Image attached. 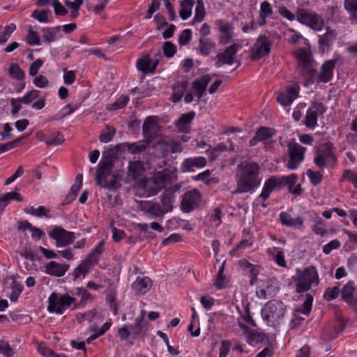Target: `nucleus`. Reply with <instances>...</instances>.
Masks as SVG:
<instances>
[{"label":"nucleus","instance_id":"nucleus-1","mask_svg":"<svg viewBox=\"0 0 357 357\" xmlns=\"http://www.w3.org/2000/svg\"><path fill=\"white\" fill-rule=\"evenodd\" d=\"M259 167L255 162H248L239 167L236 180L237 188L236 192L245 193L257 188L261 183L259 178Z\"/></svg>","mask_w":357,"mask_h":357},{"label":"nucleus","instance_id":"nucleus-2","mask_svg":"<svg viewBox=\"0 0 357 357\" xmlns=\"http://www.w3.org/2000/svg\"><path fill=\"white\" fill-rule=\"evenodd\" d=\"M292 280L296 282V292L298 294L307 291L312 288V285L317 286L319 283L317 271L313 266L303 271L297 269Z\"/></svg>","mask_w":357,"mask_h":357},{"label":"nucleus","instance_id":"nucleus-3","mask_svg":"<svg viewBox=\"0 0 357 357\" xmlns=\"http://www.w3.org/2000/svg\"><path fill=\"white\" fill-rule=\"evenodd\" d=\"M114 164L111 158L102 160L99 163V169L97 171L96 183L105 188L116 189L120 184L117 181V176L112 174Z\"/></svg>","mask_w":357,"mask_h":357},{"label":"nucleus","instance_id":"nucleus-4","mask_svg":"<svg viewBox=\"0 0 357 357\" xmlns=\"http://www.w3.org/2000/svg\"><path fill=\"white\" fill-rule=\"evenodd\" d=\"M73 305V308L78 307L76 299L68 294L52 293L48 298L47 310L61 314L65 310Z\"/></svg>","mask_w":357,"mask_h":357},{"label":"nucleus","instance_id":"nucleus-5","mask_svg":"<svg viewBox=\"0 0 357 357\" xmlns=\"http://www.w3.org/2000/svg\"><path fill=\"white\" fill-rule=\"evenodd\" d=\"M285 313V307L280 301H270L261 310L262 317L268 322H275L281 319Z\"/></svg>","mask_w":357,"mask_h":357},{"label":"nucleus","instance_id":"nucleus-6","mask_svg":"<svg viewBox=\"0 0 357 357\" xmlns=\"http://www.w3.org/2000/svg\"><path fill=\"white\" fill-rule=\"evenodd\" d=\"M273 40L265 35H260L256 40L251 51L253 60H258L268 56L271 52Z\"/></svg>","mask_w":357,"mask_h":357},{"label":"nucleus","instance_id":"nucleus-7","mask_svg":"<svg viewBox=\"0 0 357 357\" xmlns=\"http://www.w3.org/2000/svg\"><path fill=\"white\" fill-rule=\"evenodd\" d=\"M49 236L55 241L56 246L66 247L74 242L75 240V233L64 229L60 226H54L48 232Z\"/></svg>","mask_w":357,"mask_h":357},{"label":"nucleus","instance_id":"nucleus-8","mask_svg":"<svg viewBox=\"0 0 357 357\" xmlns=\"http://www.w3.org/2000/svg\"><path fill=\"white\" fill-rule=\"evenodd\" d=\"M296 19L301 23L305 24L316 31L321 30L324 26V21L320 16L304 8L297 10Z\"/></svg>","mask_w":357,"mask_h":357},{"label":"nucleus","instance_id":"nucleus-9","mask_svg":"<svg viewBox=\"0 0 357 357\" xmlns=\"http://www.w3.org/2000/svg\"><path fill=\"white\" fill-rule=\"evenodd\" d=\"M289 160L287 167L290 169H296L304 159L305 148L296 142H289L288 144Z\"/></svg>","mask_w":357,"mask_h":357},{"label":"nucleus","instance_id":"nucleus-10","mask_svg":"<svg viewBox=\"0 0 357 357\" xmlns=\"http://www.w3.org/2000/svg\"><path fill=\"white\" fill-rule=\"evenodd\" d=\"M201 202V195L198 190L194 189L186 192L181 200V210L190 213L198 206Z\"/></svg>","mask_w":357,"mask_h":357},{"label":"nucleus","instance_id":"nucleus-11","mask_svg":"<svg viewBox=\"0 0 357 357\" xmlns=\"http://www.w3.org/2000/svg\"><path fill=\"white\" fill-rule=\"evenodd\" d=\"M239 47V45L234 43L227 47L223 52L218 54L215 66L220 68L225 64L231 65L234 63L236 62V54Z\"/></svg>","mask_w":357,"mask_h":357},{"label":"nucleus","instance_id":"nucleus-12","mask_svg":"<svg viewBox=\"0 0 357 357\" xmlns=\"http://www.w3.org/2000/svg\"><path fill=\"white\" fill-rule=\"evenodd\" d=\"M181 186L174 185L166 188L160 196V208L165 213L170 212L173 208V203L175 200V193L180 190Z\"/></svg>","mask_w":357,"mask_h":357},{"label":"nucleus","instance_id":"nucleus-13","mask_svg":"<svg viewBox=\"0 0 357 357\" xmlns=\"http://www.w3.org/2000/svg\"><path fill=\"white\" fill-rule=\"evenodd\" d=\"M329 158H333V144L327 142L321 144L317 149L314 162L319 168L322 169L326 167V161Z\"/></svg>","mask_w":357,"mask_h":357},{"label":"nucleus","instance_id":"nucleus-14","mask_svg":"<svg viewBox=\"0 0 357 357\" xmlns=\"http://www.w3.org/2000/svg\"><path fill=\"white\" fill-rule=\"evenodd\" d=\"M338 61L339 59L337 58L325 61L321 66L318 74V80L324 83L330 82L333 77V70Z\"/></svg>","mask_w":357,"mask_h":357},{"label":"nucleus","instance_id":"nucleus-15","mask_svg":"<svg viewBox=\"0 0 357 357\" xmlns=\"http://www.w3.org/2000/svg\"><path fill=\"white\" fill-rule=\"evenodd\" d=\"M206 158L198 156L185 159L181 165V171L183 173L194 172L196 169L204 167L206 165Z\"/></svg>","mask_w":357,"mask_h":357},{"label":"nucleus","instance_id":"nucleus-16","mask_svg":"<svg viewBox=\"0 0 357 357\" xmlns=\"http://www.w3.org/2000/svg\"><path fill=\"white\" fill-rule=\"evenodd\" d=\"M298 65L302 68L303 70L309 73L310 77L315 73V70L312 68V62L311 55L305 49L298 50L296 53Z\"/></svg>","mask_w":357,"mask_h":357},{"label":"nucleus","instance_id":"nucleus-17","mask_svg":"<svg viewBox=\"0 0 357 357\" xmlns=\"http://www.w3.org/2000/svg\"><path fill=\"white\" fill-rule=\"evenodd\" d=\"M300 87L298 85L287 88L286 91L280 93L277 97V101L284 107L290 105L297 98Z\"/></svg>","mask_w":357,"mask_h":357},{"label":"nucleus","instance_id":"nucleus-18","mask_svg":"<svg viewBox=\"0 0 357 357\" xmlns=\"http://www.w3.org/2000/svg\"><path fill=\"white\" fill-rule=\"evenodd\" d=\"M152 280L149 277H137L132 284V290L137 296L146 294L152 286Z\"/></svg>","mask_w":357,"mask_h":357},{"label":"nucleus","instance_id":"nucleus-19","mask_svg":"<svg viewBox=\"0 0 357 357\" xmlns=\"http://www.w3.org/2000/svg\"><path fill=\"white\" fill-rule=\"evenodd\" d=\"M141 209L147 214H149L153 218L162 220L164 215V211L160 208V204L153 202H141Z\"/></svg>","mask_w":357,"mask_h":357},{"label":"nucleus","instance_id":"nucleus-20","mask_svg":"<svg viewBox=\"0 0 357 357\" xmlns=\"http://www.w3.org/2000/svg\"><path fill=\"white\" fill-rule=\"evenodd\" d=\"M195 116V112L192 111L182 114L174 123L175 126L179 132L188 133L190 130L192 121Z\"/></svg>","mask_w":357,"mask_h":357},{"label":"nucleus","instance_id":"nucleus-21","mask_svg":"<svg viewBox=\"0 0 357 357\" xmlns=\"http://www.w3.org/2000/svg\"><path fill=\"white\" fill-rule=\"evenodd\" d=\"M166 178L162 175H158L153 179L147 181L146 188L149 195H153L165 187Z\"/></svg>","mask_w":357,"mask_h":357},{"label":"nucleus","instance_id":"nucleus-22","mask_svg":"<svg viewBox=\"0 0 357 357\" xmlns=\"http://www.w3.org/2000/svg\"><path fill=\"white\" fill-rule=\"evenodd\" d=\"M132 335L137 337L142 334H146L149 329V323L143 317H138L135 319V322L130 327Z\"/></svg>","mask_w":357,"mask_h":357},{"label":"nucleus","instance_id":"nucleus-23","mask_svg":"<svg viewBox=\"0 0 357 357\" xmlns=\"http://www.w3.org/2000/svg\"><path fill=\"white\" fill-rule=\"evenodd\" d=\"M211 78L209 75H206L200 79H195L192 82V89L196 93L198 98V102L203 96L208 83L211 82Z\"/></svg>","mask_w":357,"mask_h":357},{"label":"nucleus","instance_id":"nucleus-24","mask_svg":"<svg viewBox=\"0 0 357 357\" xmlns=\"http://www.w3.org/2000/svg\"><path fill=\"white\" fill-rule=\"evenodd\" d=\"M45 268L46 273L56 277H61L65 275L69 266L52 261L46 264Z\"/></svg>","mask_w":357,"mask_h":357},{"label":"nucleus","instance_id":"nucleus-25","mask_svg":"<svg viewBox=\"0 0 357 357\" xmlns=\"http://www.w3.org/2000/svg\"><path fill=\"white\" fill-rule=\"evenodd\" d=\"M158 129V125L155 118L153 116L146 117L142 126V132L143 135L148 139V142L151 140L152 135L155 133Z\"/></svg>","mask_w":357,"mask_h":357},{"label":"nucleus","instance_id":"nucleus-26","mask_svg":"<svg viewBox=\"0 0 357 357\" xmlns=\"http://www.w3.org/2000/svg\"><path fill=\"white\" fill-rule=\"evenodd\" d=\"M281 187V181L275 176H273L268 179L263 187L262 192L260 194V197H261L264 200H266L268 198L270 194L277 188H280Z\"/></svg>","mask_w":357,"mask_h":357},{"label":"nucleus","instance_id":"nucleus-27","mask_svg":"<svg viewBox=\"0 0 357 357\" xmlns=\"http://www.w3.org/2000/svg\"><path fill=\"white\" fill-rule=\"evenodd\" d=\"M280 218L282 225L295 229H301L303 224V220L301 218H292L290 215L285 212H282L280 213Z\"/></svg>","mask_w":357,"mask_h":357},{"label":"nucleus","instance_id":"nucleus-28","mask_svg":"<svg viewBox=\"0 0 357 357\" xmlns=\"http://www.w3.org/2000/svg\"><path fill=\"white\" fill-rule=\"evenodd\" d=\"M215 48V43L211 39L201 37L199 40V51L203 56H208Z\"/></svg>","mask_w":357,"mask_h":357},{"label":"nucleus","instance_id":"nucleus-29","mask_svg":"<svg viewBox=\"0 0 357 357\" xmlns=\"http://www.w3.org/2000/svg\"><path fill=\"white\" fill-rule=\"evenodd\" d=\"M71 293L73 295H76L80 297V301L79 303H77L78 307L84 306L89 302H92L94 299V297L91 296L85 289L82 287H76L74 289Z\"/></svg>","mask_w":357,"mask_h":357},{"label":"nucleus","instance_id":"nucleus-30","mask_svg":"<svg viewBox=\"0 0 357 357\" xmlns=\"http://www.w3.org/2000/svg\"><path fill=\"white\" fill-rule=\"evenodd\" d=\"M92 263L88 258L84 259L82 263L74 270L73 273V280L79 278L80 276H85L92 267Z\"/></svg>","mask_w":357,"mask_h":357},{"label":"nucleus","instance_id":"nucleus-31","mask_svg":"<svg viewBox=\"0 0 357 357\" xmlns=\"http://www.w3.org/2000/svg\"><path fill=\"white\" fill-rule=\"evenodd\" d=\"M158 63V61H155L154 62V64L151 66V60L148 56H145L144 58L139 59L137 62V69L143 72L144 73H151L153 72L155 68H156V66Z\"/></svg>","mask_w":357,"mask_h":357},{"label":"nucleus","instance_id":"nucleus-32","mask_svg":"<svg viewBox=\"0 0 357 357\" xmlns=\"http://www.w3.org/2000/svg\"><path fill=\"white\" fill-rule=\"evenodd\" d=\"M60 26L43 29V38L45 42L50 43L56 40L60 33Z\"/></svg>","mask_w":357,"mask_h":357},{"label":"nucleus","instance_id":"nucleus-33","mask_svg":"<svg viewBox=\"0 0 357 357\" xmlns=\"http://www.w3.org/2000/svg\"><path fill=\"white\" fill-rule=\"evenodd\" d=\"M22 201V197L21 195L15 191L9 192L3 195L0 197V211H2L3 208L10 203L11 200Z\"/></svg>","mask_w":357,"mask_h":357},{"label":"nucleus","instance_id":"nucleus-34","mask_svg":"<svg viewBox=\"0 0 357 357\" xmlns=\"http://www.w3.org/2000/svg\"><path fill=\"white\" fill-rule=\"evenodd\" d=\"M238 326L245 331V333H250L248 326H251L253 327L256 326V324L255 321L252 319L249 312H247L244 315H241L238 319Z\"/></svg>","mask_w":357,"mask_h":357},{"label":"nucleus","instance_id":"nucleus-35","mask_svg":"<svg viewBox=\"0 0 357 357\" xmlns=\"http://www.w3.org/2000/svg\"><path fill=\"white\" fill-rule=\"evenodd\" d=\"M148 143V142H146L145 141H139L135 143L126 142L123 146L124 148H126L130 153L136 154L144 151L146 149Z\"/></svg>","mask_w":357,"mask_h":357},{"label":"nucleus","instance_id":"nucleus-36","mask_svg":"<svg viewBox=\"0 0 357 357\" xmlns=\"http://www.w3.org/2000/svg\"><path fill=\"white\" fill-rule=\"evenodd\" d=\"M41 140H43L47 146H50L52 145H61L65 139L63 135L60 132H57L50 136L43 135V138Z\"/></svg>","mask_w":357,"mask_h":357},{"label":"nucleus","instance_id":"nucleus-37","mask_svg":"<svg viewBox=\"0 0 357 357\" xmlns=\"http://www.w3.org/2000/svg\"><path fill=\"white\" fill-rule=\"evenodd\" d=\"M205 8L203 0H197V6L195 8V15L192 22V24L201 22L205 17Z\"/></svg>","mask_w":357,"mask_h":357},{"label":"nucleus","instance_id":"nucleus-38","mask_svg":"<svg viewBox=\"0 0 357 357\" xmlns=\"http://www.w3.org/2000/svg\"><path fill=\"white\" fill-rule=\"evenodd\" d=\"M24 212L27 214H30L38 218L45 216L47 218H50V216L48 215L49 211L43 206L38 207V208H34L33 206H30L24 208Z\"/></svg>","mask_w":357,"mask_h":357},{"label":"nucleus","instance_id":"nucleus-39","mask_svg":"<svg viewBox=\"0 0 357 357\" xmlns=\"http://www.w3.org/2000/svg\"><path fill=\"white\" fill-rule=\"evenodd\" d=\"M9 76L17 80H22L24 78V73L17 63H12L8 68Z\"/></svg>","mask_w":357,"mask_h":357},{"label":"nucleus","instance_id":"nucleus-40","mask_svg":"<svg viewBox=\"0 0 357 357\" xmlns=\"http://www.w3.org/2000/svg\"><path fill=\"white\" fill-rule=\"evenodd\" d=\"M335 33L333 30H328L325 34L319 36V43L322 47L330 46L335 38Z\"/></svg>","mask_w":357,"mask_h":357},{"label":"nucleus","instance_id":"nucleus-41","mask_svg":"<svg viewBox=\"0 0 357 357\" xmlns=\"http://www.w3.org/2000/svg\"><path fill=\"white\" fill-rule=\"evenodd\" d=\"M144 171L142 163L140 161L131 162L128 166L130 175L135 178L140 175Z\"/></svg>","mask_w":357,"mask_h":357},{"label":"nucleus","instance_id":"nucleus-42","mask_svg":"<svg viewBox=\"0 0 357 357\" xmlns=\"http://www.w3.org/2000/svg\"><path fill=\"white\" fill-rule=\"evenodd\" d=\"M275 133V129L267 127H261L256 132L257 137H259L261 141L270 139Z\"/></svg>","mask_w":357,"mask_h":357},{"label":"nucleus","instance_id":"nucleus-43","mask_svg":"<svg viewBox=\"0 0 357 357\" xmlns=\"http://www.w3.org/2000/svg\"><path fill=\"white\" fill-rule=\"evenodd\" d=\"M104 250V242L101 241L98 243L97 247L90 253L88 256V259L93 264L98 262L100 255Z\"/></svg>","mask_w":357,"mask_h":357},{"label":"nucleus","instance_id":"nucleus-44","mask_svg":"<svg viewBox=\"0 0 357 357\" xmlns=\"http://www.w3.org/2000/svg\"><path fill=\"white\" fill-rule=\"evenodd\" d=\"M312 301L313 296L310 294H306V300L301 306L298 308L297 312L308 314L312 309Z\"/></svg>","mask_w":357,"mask_h":357},{"label":"nucleus","instance_id":"nucleus-45","mask_svg":"<svg viewBox=\"0 0 357 357\" xmlns=\"http://www.w3.org/2000/svg\"><path fill=\"white\" fill-rule=\"evenodd\" d=\"M273 13L271 4L268 1H263L260 5V18H267Z\"/></svg>","mask_w":357,"mask_h":357},{"label":"nucleus","instance_id":"nucleus-46","mask_svg":"<svg viewBox=\"0 0 357 357\" xmlns=\"http://www.w3.org/2000/svg\"><path fill=\"white\" fill-rule=\"evenodd\" d=\"M318 116L315 113L312 112V109H309L307 112L305 125L307 128H313L317 126Z\"/></svg>","mask_w":357,"mask_h":357},{"label":"nucleus","instance_id":"nucleus-47","mask_svg":"<svg viewBox=\"0 0 357 357\" xmlns=\"http://www.w3.org/2000/svg\"><path fill=\"white\" fill-rule=\"evenodd\" d=\"M26 41L30 45H40V40L37 32L33 31L31 26L28 29V35L26 36Z\"/></svg>","mask_w":357,"mask_h":357},{"label":"nucleus","instance_id":"nucleus-48","mask_svg":"<svg viewBox=\"0 0 357 357\" xmlns=\"http://www.w3.org/2000/svg\"><path fill=\"white\" fill-rule=\"evenodd\" d=\"M115 132L116 130L114 128L107 126L106 127V131L102 132L100 135V142L103 143H107L110 142L112 139Z\"/></svg>","mask_w":357,"mask_h":357},{"label":"nucleus","instance_id":"nucleus-49","mask_svg":"<svg viewBox=\"0 0 357 357\" xmlns=\"http://www.w3.org/2000/svg\"><path fill=\"white\" fill-rule=\"evenodd\" d=\"M349 181L354 188H357V173L352 170L348 169L344 172L340 181Z\"/></svg>","mask_w":357,"mask_h":357},{"label":"nucleus","instance_id":"nucleus-50","mask_svg":"<svg viewBox=\"0 0 357 357\" xmlns=\"http://www.w3.org/2000/svg\"><path fill=\"white\" fill-rule=\"evenodd\" d=\"M354 290V282L353 281L348 282L342 288L341 293L342 298L344 300L353 296Z\"/></svg>","mask_w":357,"mask_h":357},{"label":"nucleus","instance_id":"nucleus-51","mask_svg":"<svg viewBox=\"0 0 357 357\" xmlns=\"http://www.w3.org/2000/svg\"><path fill=\"white\" fill-rule=\"evenodd\" d=\"M15 353L8 342L4 340L0 341V354L5 357H13Z\"/></svg>","mask_w":357,"mask_h":357},{"label":"nucleus","instance_id":"nucleus-52","mask_svg":"<svg viewBox=\"0 0 357 357\" xmlns=\"http://www.w3.org/2000/svg\"><path fill=\"white\" fill-rule=\"evenodd\" d=\"M40 91L38 90H31L26 93L23 97L20 98L22 100V103L29 105L30 104L33 100L36 99L40 96Z\"/></svg>","mask_w":357,"mask_h":357},{"label":"nucleus","instance_id":"nucleus-53","mask_svg":"<svg viewBox=\"0 0 357 357\" xmlns=\"http://www.w3.org/2000/svg\"><path fill=\"white\" fill-rule=\"evenodd\" d=\"M11 289L12 293L10 296V300L11 301H16L22 291V286L14 280L11 284Z\"/></svg>","mask_w":357,"mask_h":357},{"label":"nucleus","instance_id":"nucleus-54","mask_svg":"<svg viewBox=\"0 0 357 357\" xmlns=\"http://www.w3.org/2000/svg\"><path fill=\"white\" fill-rule=\"evenodd\" d=\"M16 26L13 23L5 27L4 31L0 35V45L4 44L9 38L10 34L15 31Z\"/></svg>","mask_w":357,"mask_h":357},{"label":"nucleus","instance_id":"nucleus-55","mask_svg":"<svg viewBox=\"0 0 357 357\" xmlns=\"http://www.w3.org/2000/svg\"><path fill=\"white\" fill-rule=\"evenodd\" d=\"M129 100L128 96H121L118 100H116L112 105L109 106V109L116 110L124 107Z\"/></svg>","mask_w":357,"mask_h":357},{"label":"nucleus","instance_id":"nucleus-56","mask_svg":"<svg viewBox=\"0 0 357 357\" xmlns=\"http://www.w3.org/2000/svg\"><path fill=\"white\" fill-rule=\"evenodd\" d=\"M306 174L313 185H317L321 183L322 175L319 172H314L311 169H308L306 172Z\"/></svg>","mask_w":357,"mask_h":357},{"label":"nucleus","instance_id":"nucleus-57","mask_svg":"<svg viewBox=\"0 0 357 357\" xmlns=\"http://www.w3.org/2000/svg\"><path fill=\"white\" fill-rule=\"evenodd\" d=\"M176 52V47L171 42H165L163 45V52L166 57H172Z\"/></svg>","mask_w":357,"mask_h":357},{"label":"nucleus","instance_id":"nucleus-58","mask_svg":"<svg viewBox=\"0 0 357 357\" xmlns=\"http://www.w3.org/2000/svg\"><path fill=\"white\" fill-rule=\"evenodd\" d=\"M97 314V310L96 309L89 310L83 314H79L77 316V319L79 323H82L84 320L91 321L93 318Z\"/></svg>","mask_w":357,"mask_h":357},{"label":"nucleus","instance_id":"nucleus-59","mask_svg":"<svg viewBox=\"0 0 357 357\" xmlns=\"http://www.w3.org/2000/svg\"><path fill=\"white\" fill-rule=\"evenodd\" d=\"M31 16L40 22H47L50 21L47 15V11L45 10H34Z\"/></svg>","mask_w":357,"mask_h":357},{"label":"nucleus","instance_id":"nucleus-60","mask_svg":"<svg viewBox=\"0 0 357 357\" xmlns=\"http://www.w3.org/2000/svg\"><path fill=\"white\" fill-rule=\"evenodd\" d=\"M281 181V185L285 183L288 188L292 187L297 181V176L295 174H290L287 176H282L278 178Z\"/></svg>","mask_w":357,"mask_h":357},{"label":"nucleus","instance_id":"nucleus-61","mask_svg":"<svg viewBox=\"0 0 357 357\" xmlns=\"http://www.w3.org/2000/svg\"><path fill=\"white\" fill-rule=\"evenodd\" d=\"M191 38L192 32L190 29H185L183 31L179 37V45L181 46L187 45L191 40Z\"/></svg>","mask_w":357,"mask_h":357},{"label":"nucleus","instance_id":"nucleus-62","mask_svg":"<svg viewBox=\"0 0 357 357\" xmlns=\"http://www.w3.org/2000/svg\"><path fill=\"white\" fill-rule=\"evenodd\" d=\"M339 294L338 287L328 288L325 291L324 298L327 301H331L337 297Z\"/></svg>","mask_w":357,"mask_h":357},{"label":"nucleus","instance_id":"nucleus-63","mask_svg":"<svg viewBox=\"0 0 357 357\" xmlns=\"http://www.w3.org/2000/svg\"><path fill=\"white\" fill-rule=\"evenodd\" d=\"M340 246V243L337 240H333L323 247V252L328 255L333 250L337 249Z\"/></svg>","mask_w":357,"mask_h":357},{"label":"nucleus","instance_id":"nucleus-64","mask_svg":"<svg viewBox=\"0 0 357 357\" xmlns=\"http://www.w3.org/2000/svg\"><path fill=\"white\" fill-rule=\"evenodd\" d=\"M344 8L350 13H353L354 17H356L357 13V0H345Z\"/></svg>","mask_w":357,"mask_h":357}]
</instances>
